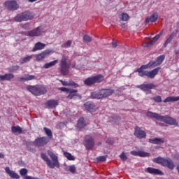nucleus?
I'll list each match as a JSON object with an SVG mask.
<instances>
[{"label":"nucleus","mask_w":179,"mask_h":179,"mask_svg":"<svg viewBox=\"0 0 179 179\" xmlns=\"http://www.w3.org/2000/svg\"><path fill=\"white\" fill-rule=\"evenodd\" d=\"M47 153L53 162H52L50 161V158H48V156H47V155L44 153H41V159H43L44 162H46L47 166H48L50 169H55V167H57V169H59V162H58V157L55 155L51 150H48Z\"/></svg>","instance_id":"obj_3"},{"label":"nucleus","mask_w":179,"mask_h":179,"mask_svg":"<svg viewBox=\"0 0 179 179\" xmlns=\"http://www.w3.org/2000/svg\"><path fill=\"white\" fill-rule=\"evenodd\" d=\"M179 101V96H169L164 100V103H174Z\"/></svg>","instance_id":"obj_30"},{"label":"nucleus","mask_w":179,"mask_h":179,"mask_svg":"<svg viewBox=\"0 0 179 179\" xmlns=\"http://www.w3.org/2000/svg\"><path fill=\"white\" fill-rule=\"evenodd\" d=\"M84 107L87 111H94V103L93 102L88 101L84 104Z\"/></svg>","instance_id":"obj_28"},{"label":"nucleus","mask_w":179,"mask_h":179,"mask_svg":"<svg viewBox=\"0 0 179 179\" xmlns=\"http://www.w3.org/2000/svg\"><path fill=\"white\" fill-rule=\"evenodd\" d=\"M96 145H97V146H101V142H98V143H96Z\"/></svg>","instance_id":"obj_61"},{"label":"nucleus","mask_w":179,"mask_h":179,"mask_svg":"<svg viewBox=\"0 0 179 179\" xmlns=\"http://www.w3.org/2000/svg\"><path fill=\"white\" fill-rule=\"evenodd\" d=\"M120 159L123 160V162H127L128 160V157L125 155V152H122L121 155H120Z\"/></svg>","instance_id":"obj_48"},{"label":"nucleus","mask_w":179,"mask_h":179,"mask_svg":"<svg viewBox=\"0 0 179 179\" xmlns=\"http://www.w3.org/2000/svg\"><path fill=\"white\" fill-rule=\"evenodd\" d=\"M36 76L30 74H25L24 77L17 78L18 82H29V80H34Z\"/></svg>","instance_id":"obj_17"},{"label":"nucleus","mask_w":179,"mask_h":179,"mask_svg":"<svg viewBox=\"0 0 179 179\" xmlns=\"http://www.w3.org/2000/svg\"><path fill=\"white\" fill-rule=\"evenodd\" d=\"M50 141V138H47V136L38 137L34 140V145L35 146H45Z\"/></svg>","instance_id":"obj_11"},{"label":"nucleus","mask_w":179,"mask_h":179,"mask_svg":"<svg viewBox=\"0 0 179 179\" xmlns=\"http://www.w3.org/2000/svg\"><path fill=\"white\" fill-rule=\"evenodd\" d=\"M4 5L8 10H17L19 9V5L15 0L7 1L4 3Z\"/></svg>","instance_id":"obj_13"},{"label":"nucleus","mask_w":179,"mask_h":179,"mask_svg":"<svg viewBox=\"0 0 179 179\" xmlns=\"http://www.w3.org/2000/svg\"><path fill=\"white\" fill-rule=\"evenodd\" d=\"M69 86H73L74 87H79V85H78L77 83H76L73 81H70L69 83Z\"/></svg>","instance_id":"obj_51"},{"label":"nucleus","mask_w":179,"mask_h":179,"mask_svg":"<svg viewBox=\"0 0 179 179\" xmlns=\"http://www.w3.org/2000/svg\"><path fill=\"white\" fill-rule=\"evenodd\" d=\"M136 87L137 89H140V90H142L143 92L146 93V94H148L149 93H152L151 90L152 89H155L156 85L153 83H147V84L136 85Z\"/></svg>","instance_id":"obj_9"},{"label":"nucleus","mask_w":179,"mask_h":179,"mask_svg":"<svg viewBox=\"0 0 179 179\" xmlns=\"http://www.w3.org/2000/svg\"><path fill=\"white\" fill-rule=\"evenodd\" d=\"M147 171L150 174H157V175L162 174V172L160 170H159L157 169L152 168V167H148L147 169Z\"/></svg>","instance_id":"obj_31"},{"label":"nucleus","mask_w":179,"mask_h":179,"mask_svg":"<svg viewBox=\"0 0 179 179\" xmlns=\"http://www.w3.org/2000/svg\"><path fill=\"white\" fill-rule=\"evenodd\" d=\"M103 80H104V76H103L102 75H97L87 78L84 81V83L87 86H92V85H96V83H101Z\"/></svg>","instance_id":"obj_7"},{"label":"nucleus","mask_w":179,"mask_h":179,"mask_svg":"<svg viewBox=\"0 0 179 179\" xmlns=\"http://www.w3.org/2000/svg\"><path fill=\"white\" fill-rule=\"evenodd\" d=\"M43 131L46 134V135L48 136L47 138H49V141H51V139H52V131L47 127H44Z\"/></svg>","instance_id":"obj_35"},{"label":"nucleus","mask_w":179,"mask_h":179,"mask_svg":"<svg viewBox=\"0 0 179 179\" xmlns=\"http://www.w3.org/2000/svg\"><path fill=\"white\" fill-rule=\"evenodd\" d=\"M31 59H33V55L26 56L22 58V59L20 62V64L22 65L23 64H26L27 62H29Z\"/></svg>","instance_id":"obj_36"},{"label":"nucleus","mask_w":179,"mask_h":179,"mask_svg":"<svg viewBox=\"0 0 179 179\" xmlns=\"http://www.w3.org/2000/svg\"><path fill=\"white\" fill-rule=\"evenodd\" d=\"M27 89V91L30 92L34 96H42V94L47 93V88L43 85H29Z\"/></svg>","instance_id":"obj_5"},{"label":"nucleus","mask_w":179,"mask_h":179,"mask_svg":"<svg viewBox=\"0 0 179 179\" xmlns=\"http://www.w3.org/2000/svg\"><path fill=\"white\" fill-rule=\"evenodd\" d=\"M64 156H65L68 160H75V157H73L71 153L68 152H64Z\"/></svg>","instance_id":"obj_38"},{"label":"nucleus","mask_w":179,"mask_h":179,"mask_svg":"<svg viewBox=\"0 0 179 179\" xmlns=\"http://www.w3.org/2000/svg\"><path fill=\"white\" fill-rule=\"evenodd\" d=\"M175 54L178 55V54H179V52L178 50H175Z\"/></svg>","instance_id":"obj_62"},{"label":"nucleus","mask_w":179,"mask_h":179,"mask_svg":"<svg viewBox=\"0 0 179 179\" xmlns=\"http://www.w3.org/2000/svg\"><path fill=\"white\" fill-rule=\"evenodd\" d=\"M20 27H22V29L24 30H30V24L27 22L25 24H21Z\"/></svg>","instance_id":"obj_42"},{"label":"nucleus","mask_w":179,"mask_h":179,"mask_svg":"<svg viewBox=\"0 0 179 179\" xmlns=\"http://www.w3.org/2000/svg\"><path fill=\"white\" fill-rule=\"evenodd\" d=\"M45 44L41 43V42H38L34 45V48L32 49V52H36V51H40L41 50H44L45 48Z\"/></svg>","instance_id":"obj_24"},{"label":"nucleus","mask_w":179,"mask_h":179,"mask_svg":"<svg viewBox=\"0 0 179 179\" xmlns=\"http://www.w3.org/2000/svg\"><path fill=\"white\" fill-rule=\"evenodd\" d=\"M173 159H175L176 160H179V155L178 154H176L173 156Z\"/></svg>","instance_id":"obj_57"},{"label":"nucleus","mask_w":179,"mask_h":179,"mask_svg":"<svg viewBox=\"0 0 179 179\" xmlns=\"http://www.w3.org/2000/svg\"><path fill=\"white\" fill-rule=\"evenodd\" d=\"M60 71L62 75L66 76L69 73V66H68V63L66 62V57L63 56L60 61Z\"/></svg>","instance_id":"obj_8"},{"label":"nucleus","mask_w":179,"mask_h":179,"mask_svg":"<svg viewBox=\"0 0 179 179\" xmlns=\"http://www.w3.org/2000/svg\"><path fill=\"white\" fill-rule=\"evenodd\" d=\"M25 179H40V178H34V177L29 176H25Z\"/></svg>","instance_id":"obj_56"},{"label":"nucleus","mask_w":179,"mask_h":179,"mask_svg":"<svg viewBox=\"0 0 179 179\" xmlns=\"http://www.w3.org/2000/svg\"><path fill=\"white\" fill-rule=\"evenodd\" d=\"M44 31L43 30V27H38L31 31H27L25 35L28 37H40V36L43 35Z\"/></svg>","instance_id":"obj_10"},{"label":"nucleus","mask_w":179,"mask_h":179,"mask_svg":"<svg viewBox=\"0 0 179 179\" xmlns=\"http://www.w3.org/2000/svg\"><path fill=\"white\" fill-rule=\"evenodd\" d=\"M150 143H153L154 145H160L162 143H164V138H154L149 139Z\"/></svg>","instance_id":"obj_27"},{"label":"nucleus","mask_w":179,"mask_h":179,"mask_svg":"<svg viewBox=\"0 0 179 179\" xmlns=\"http://www.w3.org/2000/svg\"><path fill=\"white\" fill-rule=\"evenodd\" d=\"M147 117L150 118H155L158 121H162V122H165V124H168L169 125H174L175 127H178V122L177 120L169 116V115H160L157 113H153L148 111L146 113Z\"/></svg>","instance_id":"obj_2"},{"label":"nucleus","mask_w":179,"mask_h":179,"mask_svg":"<svg viewBox=\"0 0 179 179\" xmlns=\"http://www.w3.org/2000/svg\"><path fill=\"white\" fill-rule=\"evenodd\" d=\"M112 45L113 47V48H117V47H118V44H117V42L113 41L112 42Z\"/></svg>","instance_id":"obj_54"},{"label":"nucleus","mask_w":179,"mask_h":179,"mask_svg":"<svg viewBox=\"0 0 179 179\" xmlns=\"http://www.w3.org/2000/svg\"><path fill=\"white\" fill-rule=\"evenodd\" d=\"M91 97H92V99H96L98 100L100 99H103V94L101 93V90L96 91V92H92Z\"/></svg>","instance_id":"obj_29"},{"label":"nucleus","mask_w":179,"mask_h":179,"mask_svg":"<svg viewBox=\"0 0 179 179\" xmlns=\"http://www.w3.org/2000/svg\"><path fill=\"white\" fill-rule=\"evenodd\" d=\"M36 61H42V59H44L45 58V55H44V52H42L40 54H38L36 57Z\"/></svg>","instance_id":"obj_40"},{"label":"nucleus","mask_w":179,"mask_h":179,"mask_svg":"<svg viewBox=\"0 0 179 179\" xmlns=\"http://www.w3.org/2000/svg\"><path fill=\"white\" fill-rule=\"evenodd\" d=\"M83 145L87 149H92L94 146V138H93L92 136H86L84 139Z\"/></svg>","instance_id":"obj_12"},{"label":"nucleus","mask_w":179,"mask_h":179,"mask_svg":"<svg viewBox=\"0 0 179 179\" xmlns=\"http://www.w3.org/2000/svg\"><path fill=\"white\" fill-rule=\"evenodd\" d=\"M152 100L155 101V103H162V96H157L152 98Z\"/></svg>","instance_id":"obj_49"},{"label":"nucleus","mask_w":179,"mask_h":179,"mask_svg":"<svg viewBox=\"0 0 179 179\" xmlns=\"http://www.w3.org/2000/svg\"><path fill=\"white\" fill-rule=\"evenodd\" d=\"M27 173H28L27 170L24 168L21 169L20 170V176H22V177H24V176H27Z\"/></svg>","instance_id":"obj_44"},{"label":"nucleus","mask_w":179,"mask_h":179,"mask_svg":"<svg viewBox=\"0 0 179 179\" xmlns=\"http://www.w3.org/2000/svg\"><path fill=\"white\" fill-rule=\"evenodd\" d=\"M11 131L13 132V134H22V132H23V130L20 126H13L11 127Z\"/></svg>","instance_id":"obj_33"},{"label":"nucleus","mask_w":179,"mask_h":179,"mask_svg":"<svg viewBox=\"0 0 179 179\" xmlns=\"http://www.w3.org/2000/svg\"><path fill=\"white\" fill-rule=\"evenodd\" d=\"M69 171H70V173H71L72 174H75V173H76V167L75 166V165H71L69 166Z\"/></svg>","instance_id":"obj_47"},{"label":"nucleus","mask_w":179,"mask_h":179,"mask_svg":"<svg viewBox=\"0 0 179 179\" xmlns=\"http://www.w3.org/2000/svg\"><path fill=\"white\" fill-rule=\"evenodd\" d=\"M69 95L66 96V99L69 100H72V99H75V97H80V94H78V90L73 89H69Z\"/></svg>","instance_id":"obj_18"},{"label":"nucleus","mask_w":179,"mask_h":179,"mask_svg":"<svg viewBox=\"0 0 179 179\" xmlns=\"http://www.w3.org/2000/svg\"><path fill=\"white\" fill-rule=\"evenodd\" d=\"M131 155L133 156H139V157H149L150 153L146 152L145 151H131Z\"/></svg>","instance_id":"obj_19"},{"label":"nucleus","mask_w":179,"mask_h":179,"mask_svg":"<svg viewBox=\"0 0 179 179\" xmlns=\"http://www.w3.org/2000/svg\"><path fill=\"white\" fill-rule=\"evenodd\" d=\"M15 78V75L13 73H6L4 75H0V82H3V80H7L10 82L12 79Z\"/></svg>","instance_id":"obj_20"},{"label":"nucleus","mask_w":179,"mask_h":179,"mask_svg":"<svg viewBox=\"0 0 179 179\" xmlns=\"http://www.w3.org/2000/svg\"><path fill=\"white\" fill-rule=\"evenodd\" d=\"M162 36H163V31H161L159 32V34H158L157 35H156L149 43H145L143 44V47H152V45H153V44H155V43H156V41H157V40H159V38H160V37H162Z\"/></svg>","instance_id":"obj_16"},{"label":"nucleus","mask_w":179,"mask_h":179,"mask_svg":"<svg viewBox=\"0 0 179 179\" xmlns=\"http://www.w3.org/2000/svg\"><path fill=\"white\" fill-rule=\"evenodd\" d=\"M152 162L157 164H161V166H163L164 167H167L169 170H174V162L170 158L164 159L162 157H158L152 159Z\"/></svg>","instance_id":"obj_4"},{"label":"nucleus","mask_w":179,"mask_h":179,"mask_svg":"<svg viewBox=\"0 0 179 179\" xmlns=\"http://www.w3.org/2000/svg\"><path fill=\"white\" fill-rule=\"evenodd\" d=\"M157 19H159V15L157 13L152 14L150 17H147L145 20V23L148 24L150 22L152 23H155V22H157Z\"/></svg>","instance_id":"obj_26"},{"label":"nucleus","mask_w":179,"mask_h":179,"mask_svg":"<svg viewBox=\"0 0 179 179\" xmlns=\"http://www.w3.org/2000/svg\"><path fill=\"white\" fill-rule=\"evenodd\" d=\"M106 143H108V145H113V143H114V141H113V140L111 139H108L106 140Z\"/></svg>","instance_id":"obj_55"},{"label":"nucleus","mask_w":179,"mask_h":179,"mask_svg":"<svg viewBox=\"0 0 179 179\" xmlns=\"http://www.w3.org/2000/svg\"><path fill=\"white\" fill-rule=\"evenodd\" d=\"M37 0H28V2H36Z\"/></svg>","instance_id":"obj_60"},{"label":"nucleus","mask_w":179,"mask_h":179,"mask_svg":"<svg viewBox=\"0 0 179 179\" xmlns=\"http://www.w3.org/2000/svg\"><path fill=\"white\" fill-rule=\"evenodd\" d=\"M0 118H1V116H0Z\"/></svg>","instance_id":"obj_64"},{"label":"nucleus","mask_w":179,"mask_h":179,"mask_svg":"<svg viewBox=\"0 0 179 179\" xmlns=\"http://www.w3.org/2000/svg\"><path fill=\"white\" fill-rule=\"evenodd\" d=\"M46 108H55L58 106V101L55 99H51L45 103Z\"/></svg>","instance_id":"obj_23"},{"label":"nucleus","mask_w":179,"mask_h":179,"mask_svg":"<svg viewBox=\"0 0 179 179\" xmlns=\"http://www.w3.org/2000/svg\"><path fill=\"white\" fill-rule=\"evenodd\" d=\"M5 171L11 178H15V179H19L20 178V176L19 174L15 173V171L10 170L9 167H6L5 168Z\"/></svg>","instance_id":"obj_22"},{"label":"nucleus","mask_w":179,"mask_h":179,"mask_svg":"<svg viewBox=\"0 0 179 179\" xmlns=\"http://www.w3.org/2000/svg\"><path fill=\"white\" fill-rule=\"evenodd\" d=\"M33 17H34V15H33V13L29 11H25L20 14H17L15 17L14 20L15 22H27V20H31Z\"/></svg>","instance_id":"obj_6"},{"label":"nucleus","mask_w":179,"mask_h":179,"mask_svg":"<svg viewBox=\"0 0 179 179\" xmlns=\"http://www.w3.org/2000/svg\"><path fill=\"white\" fill-rule=\"evenodd\" d=\"M83 41L84 43H90L92 42V37L89 35H85L83 36Z\"/></svg>","instance_id":"obj_43"},{"label":"nucleus","mask_w":179,"mask_h":179,"mask_svg":"<svg viewBox=\"0 0 179 179\" xmlns=\"http://www.w3.org/2000/svg\"><path fill=\"white\" fill-rule=\"evenodd\" d=\"M149 68H152V66L148 63L145 65H142L140 68L137 69L135 72H138V76L143 78V76H147L150 79H153L157 73H159V71H160V67H157L152 71H146L145 69H149Z\"/></svg>","instance_id":"obj_1"},{"label":"nucleus","mask_w":179,"mask_h":179,"mask_svg":"<svg viewBox=\"0 0 179 179\" xmlns=\"http://www.w3.org/2000/svg\"><path fill=\"white\" fill-rule=\"evenodd\" d=\"M60 82L63 85V86H69V83H68L67 81L60 80Z\"/></svg>","instance_id":"obj_53"},{"label":"nucleus","mask_w":179,"mask_h":179,"mask_svg":"<svg viewBox=\"0 0 179 179\" xmlns=\"http://www.w3.org/2000/svg\"><path fill=\"white\" fill-rule=\"evenodd\" d=\"M0 159H5V155L2 152H0Z\"/></svg>","instance_id":"obj_58"},{"label":"nucleus","mask_w":179,"mask_h":179,"mask_svg":"<svg viewBox=\"0 0 179 179\" xmlns=\"http://www.w3.org/2000/svg\"><path fill=\"white\" fill-rule=\"evenodd\" d=\"M57 64H58V60H55L49 63L45 64L43 68H45V69H48V68H51V66H55V65H57Z\"/></svg>","instance_id":"obj_34"},{"label":"nucleus","mask_w":179,"mask_h":179,"mask_svg":"<svg viewBox=\"0 0 179 179\" xmlns=\"http://www.w3.org/2000/svg\"><path fill=\"white\" fill-rule=\"evenodd\" d=\"M29 150H30V152H36V150H31V149H30Z\"/></svg>","instance_id":"obj_63"},{"label":"nucleus","mask_w":179,"mask_h":179,"mask_svg":"<svg viewBox=\"0 0 179 179\" xmlns=\"http://www.w3.org/2000/svg\"><path fill=\"white\" fill-rule=\"evenodd\" d=\"M45 57H47V55H51V54H54V50H45V51L43 52Z\"/></svg>","instance_id":"obj_46"},{"label":"nucleus","mask_w":179,"mask_h":179,"mask_svg":"<svg viewBox=\"0 0 179 179\" xmlns=\"http://www.w3.org/2000/svg\"><path fill=\"white\" fill-rule=\"evenodd\" d=\"M72 45V41L69 40L66 43H64L63 45H62V48H69Z\"/></svg>","instance_id":"obj_39"},{"label":"nucleus","mask_w":179,"mask_h":179,"mask_svg":"<svg viewBox=\"0 0 179 179\" xmlns=\"http://www.w3.org/2000/svg\"><path fill=\"white\" fill-rule=\"evenodd\" d=\"M98 162H106L107 160V156H100L96 158Z\"/></svg>","instance_id":"obj_50"},{"label":"nucleus","mask_w":179,"mask_h":179,"mask_svg":"<svg viewBox=\"0 0 179 179\" xmlns=\"http://www.w3.org/2000/svg\"><path fill=\"white\" fill-rule=\"evenodd\" d=\"M59 90H61V92H66V93L69 92V89L64 87L59 88Z\"/></svg>","instance_id":"obj_52"},{"label":"nucleus","mask_w":179,"mask_h":179,"mask_svg":"<svg viewBox=\"0 0 179 179\" xmlns=\"http://www.w3.org/2000/svg\"><path fill=\"white\" fill-rule=\"evenodd\" d=\"M102 93V98L104 99L106 97H108L111 96L114 93V90L112 89H102L101 90Z\"/></svg>","instance_id":"obj_25"},{"label":"nucleus","mask_w":179,"mask_h":179,"mask_svg":"<svg viewBox=\"0 0 179 179\" xmlns=\"http://www.w3.org/2000/svg\"><path fill=\"white\" fill-rule=\"evenodd\" d=\"M164 59H166V55H162L157 57L156 61H150L149 64H150L152 68H155V66H159V65H162Z\"/></svg>","instance_id":"obj_14"},{"label":"nucleus","mask_w":179,"mask_h":179,"mask_svg":"<svg viewBox=\"0 0 179 179\" xmlns=\"http://www.w3.org/2000/svg\"><path fill=\"white\" fill-rule=\"evenodd\" d=\"M45 57H47V55H51V54H54V50H45V51L43 52Z\"/></svg>","instance_id":"obj_45"},{"label":"nucleus","mask_w":179,"mask_h":179,"mask_svg":"<svg viewBox=\"0 0 179 179\" xmlns=\"http://www.w3.org/2000/svg\"><path fill=\"white\" fill-rule=\"evenodd\" d=\"M122 27L123 29H125V27H127V25L125 24H122Z\"/></svg>","instance_id":"obj_59"},{"label":"nucleus","mask_w":179,"mask_h":179,"mask_svg":"<svg viewBox=\"0 0 179 179\" xmlns=\"http://www.w3.org/2000/svg\"><path fill=\"white\" fill-rule=\"evenodd\" d=\"M134 135L138 139H143V138H146V132L142 130L141 127L136 126L135 127Z\"/></svg>","instance_id":"obj_15"},{"label":"nucleus","mask_w":179,"mask_h":179,"mask_svg":"<svg viewBox=\"0 0 179 179\" xmlns=\"http://www.w3.org/2000/svg\"><path fill=\"white\" fill-rule=\"evenodd\" d=\"M119 17L123 22H128V20H129V15H128L127 13H122L121 15H120Z\"/></svg>","instance_id":"obj_37"},{"label":"nucleus","mask_w":179,"mask_h":179,"mask_svg":"<svg viewBox=\"0 0 179 179\" xmlns=\"http://www.w3.org/2000/svg\"><path fill=\"white\" fill-rule=\"evenodd\" d=\"M178 33V30L173 31L169 37L166 39L165 43H164V47H167V45L170 44L171 41H173V38L177 36V34Z\"/></svg>","instance_id":"obj_21"},{"label":"nucleus","mask_w":179,"mask_h":179,"mask_svg":"<svg viewBox=\"0 0 179 179\" xmlns=\"http://www.w3.org/2000/svg\"><path fill=\"white\" fill-rule=\"evenodd\" d=\"M78 128L82 129L85 128L86 127V122H85V118L83 117H80L78 124H77Z\"/></svg>","instance_id":"obj_32"},{"label":"nucleus","mask_w":179,"mask_h":179,"mask_svg":"<svg viewBox=\"0 0 179 179\" xmlns=\"http://www.w3.org/2000/svg\"><path fill=\"white\" fill-rule=\"evenodd\" d=\"M19 68H20V66L17 65L12 66L8 69V72H15V71H19Z\"/></svg>","instance_id":"obj_41"}]
</instances>
